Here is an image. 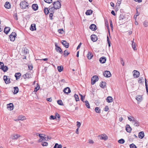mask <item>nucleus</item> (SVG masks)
<instances>
[{"label":"nucleus","mask_w":148,"mask_h":148,"mask_svg":"<svg viewBox=\"0 0 148 148\" xmlns=\"http://www.w3.org/2000/svg\"><path fill=\"white\" fill-rule=\"evenodd\" d=\"M56 47L55 49L56 51L59 53L62 54V51L60 47L58 46L57 44L56 43H55Z\"/></svg>","instance_id":"nucleus-8"},{"label":"nucleus","mask_w":148,"mask_h":148,"mask_svg":"<svg viewBox=\"0 0 148 148\" xmlns=\"http://www.w3.org/2000/svg\"><path fill=\"white\" fill-rule=\"evenodd\" d=\"M56 9L53 6V7L50 6L49 7V11L51 13H54L55 10Z\"/></svg>","instance_id":"nucleus-30"},{"label":"nucleus","mask_w":148,"mask_h":148,"mask_svg":"<svg viewBox=\"0 0 148 148\" xmlns=\"http://www.w3.org/2000/svg\"><path fill=\"white\" fill-rule=\"evenodd\" d=\"M144 79L142 77H140L139 78V80H138V82L141 84H142L143 82H144Z\"/></svg>","instance_id":"nucleus-40"},{"label":"nucleus","mask_w":148,"mask_h":148,"mask_svg":"<svg viewBox=\"0 0 148 148\" xmlns=\"http://www.w3.org/2000/svg\"><path fill=\"white\" fill-rule=\"evenodd\" d=\"M45 1L48 3H51L52 2V0H44Z\"/></svg>","instance_id":"nucleus-55"},{"label":"nucleus","mask_w":148,"mask_h":148,"mask_svg":"<svg viewBox=\"0 0 148 148\" xmlns=\"http://www.w3.org/2000/svg\"><path fill=\"white\" fill-rule=\"evenodd\" d=\"M103 75L106 77H110L111 75L110 72L109 71H106L103 73Z\"/></svg>","instance_id":"nucleus-9"},{"label":"nucleus","mask_w":148,"mask_h":148,"mask_svg":"<svg viewBox=\"0 0 148 148\" xmlns=\"http://www.w3.org/2000/svg\"><path fill=\"white\" fill-rule=\"evenodd\" d=\"M133 76L135 77L138 78L140 75V73L137 71L134 70L133 71Z\"/></svg>","instance_id":"nucleus-12"},{"label":"nucleus","mask_w":148,"mask_h":148,"mask_svg":"<svg viewBox=\"0 0 148 148\" xmlns=\"http://www.w3.org/2000/svg\"><path fill=\"white\" fill-rule=\"evenodd\" d=\"M85 105L86 106V107L88 108H90V104H89V102L87 101H85Z\"/></svg>","instance_id":"nucleus-39"},{"label":"nucleus","mask_w":148,"mask_h":148,"mask_svg":"<svg viewBox=\"0 0 148 148\" xmlns=\"http://www.w3.org/2000/svg\"><path fill=\"white\" fill-rule=\"evenodd\" d=\"M20 137V135L18 134H14L12 136V139H16L17 138Z\"/></svg>","instance_id":"nucleus-26"},{"label":"nucleus","mask_w":148,"mask_h":148,"mask_svg":"<svg viewBox=\"0 0 148 148\" xmlns=\"http://www.w3.org/2000/svg\"><path fill=\"white\" fill-rule=\"evenodd\" d=\"M104 110L105 111H107L109 110V107L108 106H106L104 108Z\"/></svg>","instance_id":"nucleus-59"},{"label":"nucleus","mask_w":148,"mask_h":148,"mask_svg":"<svg viewBox=\"0 0 148 148\" xmlns=\"http://www.w3.org/2000/svg\"><path fill=\"white\" fill-rule=\"evenodd\" d=\"M99 137L100 138V139L103 140H106L108 139V137L105 134H102L99 136Z\"/></svg>","instance_id":"nucleus-7"},{"label":"nucleus","mask_w":148,"mask_h":148,"mask_svg":"<svg viewBox=\"0 0 148 148\" xmlns=\"http://www.w3.org/2000/svg\"><path fill=\"white\" fill-rule=\"evenodd\" d=\"M55 117H57L58 120L60 119V116L59 114L58 113H56Z\"/></svg>","instance_id":"nucleus-62"},{"label":"nucleus","mask_w":148,"mask_h":148,"mask_svg":"<svg viewBox=\"0 0 148 148\" xmlns=\"http://www.w3.org/2000/svg\"><path fill=\"white\" fill-rule=\"evenodd\" d=\"M69 54V53L68 52L67 50H66L64 52V54L65 56H67Z\"/></svg>","instance_id":"nucleus-51"},{"label":"nucleus","mask_w":148,"mask_h":148,"mask_svg":"<svg viewBox=\"0 0 148 148\" xmlns=\"http://www.w3.org/2000/svg\"><path fill=\"white\" fill-rule=\"evenodd\" d=\"M77 127L78 128H79L81 126V123L77 121Z\"/></svg>","instance_id":"nucleus-56"},{"label":"nucleus","mask_w":148,"mask_h":148,"mask_svg":"<svg viewBox=\"0 0 148 148\" xmlns=\"http://www.w3.org/2000/svg\"><path fill=\"white\" fill-rule=\"evenodd\" d=\"M4 80L6 84L9 83L10 82V79H8L7 77V76L6 75H4L3 77Z\"/></svg>","instance_id":"nucleus-20"},{"label":"nucleus","mask_w":148,"mask_h":148,"mask_svg":"<svg viewBox=\"0 0 148 148\" xmlns=\"http://www.w3.org/2000/svg\"><path fill=\"white\" fill-rule=\"evenodd\" d=\"M10 29L9 27H5L4 30V32L6 34H7L9 32Z\"/></svg>","instance_id":"nucleus-29"},{"label":"nucleus","mask_w":148,"mask_h":148,"mask_svg":"<svg viewBox=\"0 0 148 148\" xmlns=\"http://www.w3.org/2000/svg\"><path fill=\"white\" fill-rule=\"evenodd\" d=\"M56 118V117H55V116H54L53 115H51L50 117V119L54 120V119H55Z\"/></svg>","instance_id":"nucleus-58"},{"label":"nucleus","mask_w":148,"mask_h":148,"mask_svg":"<svg viewBox=\"0 0 148 148\" xmlns=\"http://www.w3.org/2000/svg\"><path fill=\"white\" fill-rule=\"evenodd\" d=\"M93 56L91 52H88L87 55V57L88 59H91Z\"/></svg>","instance_id":"nucleus-22"},{"label":"nucleus","mask_w":148,"mask_h":148,"mask_svg":"<svg viewBox=\"0 0 148 148\" xmlns=\"http://www.w3.org/2000/svg\"><path fill=\"white\" fill-rule=\"evenodd\" d=\"M110 26L111 27V29H113V25H112V22L111 20H110Z\"/></svg>","instance_id":"nucleus-61"},{"label":"nucleus","mask_w":148,"mask_h":148,"mask_svg":"<svg viewBox=\"0 0 148 148\" xmlns=\"http://www.w3.org/2000/svg\"><path fill=\"white\" fill-rule=\"evenodd\" d=\"M62 145L60 144L59 145L58 143H56L53 148H62Z\"/></svg>","instance_id":"nucleus-34"},{"label":"nucleus","mask_w":148,"mask_h":148,"mask_svg":"<svg viewBox=\"0 0 148 148\" xmlns=\"http://www.w3.org/2000/svg\"><path fill=\"white\" fill-rule=\"evenodd\" d=\"M42 135H44L43 134H39V136L40 137V138L42 140H44V136Z\"/></svg>","instance_id":"nucleus-50"},{"label":"nucleus","mask_w":148,"mask_h":148,"mask_svg":"<svg viewBox=\"0 0 148 148\" xmlns=\"http://www.w3.org/2000/svg\"><path fill=\"white\" fill-rule=\"evenodd\" d=\"M7 108L10 110H12L13 109V105L12 103H10L7 105Z\"/></svg>","instance_id":"nucleus-17"},{"label":"nucleus","mask_w":148,"mask_h":148,"mask_svg":"<svg viewBox=\"0 0 148 148\" xmlns=\"http://www.w3.org/2000/svg\"><path fill=\"white\" fill-rule=\"evenodd\" d=\"M58 32L61 34H63L64 33V31L63 29H60L58 30Z\"/></svg>","instance_id":"nucleus-52"},{"label":"nucleus","mask_w":148,"mask_h":148,"mask_svg":"<svg viewBox=\"0 0 148 148\" xmlns=\"http://www.w3.org/2000/svg\"><path fill=\"white\" fill-rule=\"evenodd\" d=\"M41 145L43 146H47L48 145V143L46 142H43L42 143Z\"/></svg>","instance_id":"nucleus-48"},{"label":"nucleus","mask_w":148,"mask_h":148,"mask_svg":"<svg viewBox=\"0 0 148 148\" xmlns=\"http://www.w3.org/2000/svg\"><path fill=\"white\" fill-rule=\"evenodd\" d=\"M125 128L127 132L130 133L131 132L132 129L129 125H127Z\"/></svg>","instance_id":"nucleus-18"},{"label":"nucleus","mask_w":148,"mask_h":148,"mask_svg":"<svg viewBox=\"0 0 148 148\" xmlns=\"http://www.w3.org/2000/svg\"><path fill=\"white\" fill-rule=\"evenodd\" d=\"M138 137L141 139L143 138L144 136V132L142 131L140 132L138 134Z\"/></svg>","instance_id":"nucleus-24"},{"label":"nucleus","mask_w":148,"mask_h":148,"mask_svg":"<svg viewBox=\"0 0 148 148\" xmlns=\"http://www.w3.org/2000/svg\"><path fill=\"white\" fill-rule=\"evenodd\" d=\"M63 92L65 93L68 94L71 92L70 88L69 87H67L64 89Z\"/></svg>","instance_id":"nucleus-11"},{"label":"nucleus","mask_w":148,"mask_h":148,"mask_svg":"<svg viewBox=\"0 0 148 148\" xmlns=\"http://www.w3.org/2000/svg\"><path fill=\"white\" fill-rule=\"evenodd\" d=\"M95 111L97 113H100L101 112V110L99 107H96L95 109Z\"/></svg>","instance_id":"nucleus-42"},{"label":"nucleus","mask_w":148,"mask_h":148,"mask_svg":"<svg viewBox=\"0 0 148 148\" xmlns=\"http://www.w3.org/2000/svg\"><path fill=\"white\" fill-rule=\"evenodd\" d=\"M4 64L3 62H0V69H2L3 66Z\"/></svg>","instance_id":"nucleus-60"},{"label":"nucleus","mask_w":148,"mask_h":148,"mask_svg":"<svg viewBox=\"0 0 148 148\" xmlns=\"http://www.w3.org/2000/svg\"><path fill=\"white\" fill-rule=\"evenodd\" d=\"M125 142V140L123 139H121L118 140V142L120 144H123Z\"/></svg>","instance_id":"nucleus-45"},{"label":"nucleus","mask_w":148,"mask_h":148,"mask_svg":"<svg viewBox=\"0 0 148 148\" xmlns=\"http://www.w3.org/2000/svg\"><path fill=\"white\" fill-rule=\"evenodd\" d=\"M20 6L22 9H25L28 8L29 5L27 2L25 1H23L20 3Z\"/></svg>","instance_id":"nucleus-1"},{"label":"nucleus","mask_w":148,"mask_h":148,"mask_svg":"<svg viewBox=\"0 0 148 148\" xmlns=\"http://www.w3.org/2000/svg\"><path fill=\"white\" fill-rule=\"evenodd\" d=\"M61 43L66 48H68L69 46V43L67 42L66 40H62L61 41Z\"/></svg>","instance_id":"nucleus-10"},{"label":"nucleus","mask_w":148,"mask_h":148,"mask_svg":"<svg viewBox=\"0 0 148 148\" xmlns=\"http://www.w3.org/2000/svg\"><path fill=\"white\" fill-rule=\"evenodd\" d=\"M32 75L31 74L27 73L23 75V77L24 79H29L32 78Z\"/></svg>","instance_id":"nucleus-6"},{"label":"nucleus","mask_w":148,"mask_h":148,"mask_svg":"<svg viewBox=\"0 0 148 148\" xmlns=\"http://www.w3.org/2000/svg\"><path fill=\"white\" fill-rule=\"evenodd\" d=\"M99 61L100 63L102 64L104 63L106 61V58L105 57H101L99 59Z\"/></svg>","instance_id":"nucleus-16"},{"label":"nucleus","mask_w":148,"mask_h":148,"mask_svg":"<svg viewBox=\"0 0 148 148\" xmlns=\"http://www.w3.org/2000/svg\"><path fill=\"white\" fill-rule=\"evenodd\" d=\"M28 67L29 69L30 70H32L33 69V66L32 65L28 66Z\"/></svg>","instance_id":"nucleus-64"},{"label":"nucleus","mask_w":148,"mask_h":148,"mask_svg":"<svg viewBox=\"0 0 148 148\" xmlns=\"http://www.w3.org/2000/svg\"><path fill=\"white\" fill-rule=\"evenodd\" d=\"M145 86H146V88L147 92V94L148 95V87L147 83V80L146 79H145Z\"/></svg>","instance_id":"nucleus-44"},{"label":"nucleus","mask_w":148,"mask_h":148,"mask_svg":"<svg viewBox=\"0 0 148 148\" xmlns=\"http://www.w3.org/2000/svg\"><path fill=\"white\" fill-rule=\"evenodd\" d=\"M128 118L129 120L130 121H132V122L133 121V120H134V119H135V118L134 117L132 116L128 117Z\"/></svg>","instance_id":"nucleus-43"},{"label":"nucleus","mask_w":148,"mask_h":148,"mask_svg":"<svg viewBox=\"0 0 148 148\" xmlns=\"http://www.w3.org/2000/svg\"><path fill=\"white\" fill-rule=\"evenodd\" d=\"M21 76V74L20 73H16L15 75V77L16 78V80L19 79Z\"/></svg>","instance_id":"nucleus-25"},{"label":"nucleus","mask_w":148,"mask_h":148,"mask_svg":"<svg viewBox=\"0 0 148 148\" xmlns=\"http://www.w3.org/2000/svg\"><path fill=\"white\" fill-rule=\"evenodd\" d=\"M40 88V87L39 85H38L34 89L35 91H37Z\"/></svg>","instance_id":"nucleus-53"},{"label":"nucleus","mask_w":148,"mask_h":148,"mask_svg":"<svg viewBox=\"0 0 148 148\" xmlns=\"http://www.w3.org/2000/svg\"><path fill=\"white\" fill-rule=\"evenodd\" d=\"M121 64H122L123 66H124V61L123 59L122 58H121Z\"/></svg>","instance_id":"nucleus-57"},{"label":"nucleus","mask_w":148,"mask_h":148,"mask_svg":"<svg viewBox=\"0 0 148 148\" xmlns=\"http://www.w3.org/2000/svg\"><path fill=\"white\" fill-rule=\"evenodd\" d=\"M57 103H58L60 105H61V106L63 105V103L62 101L61 100H58L57 101Z\"/></svg>","instance_id":"nucleus-46"},{"label":"nucleus","mask_w":148,"mask_h":148,"mask_svg":"<svg viewBox=\"0 0 148 148\" xmlns=\"http://www.w3.org/2000/svg\"><path fill=\"white\" fill-rule=\"evenodd\" d=\"M130 148H137L136 146L133 143L130 144Z\"/></svg>","instance_id":"nucleus-49"},{"label":"nucleus","mask_w":148,"mask_h":148,"mask_svg":"<svg viewBox=\"0 0 148 148\" xmlns=\"http://www.w3.org/2000/svg\"><path fill=\"white\" fill-rule=\"evenodd\" d=\"M44 11L45 14L46 15L47 14L49 13V10L48 8H45L44 10Z\"/></svg>","instance_id":"nucleus-35"},{"label":"nucleus","mask_w":148,"mask_h":148,"mask_svg":"<svg viewBox=\"0 0 148 148\" xmlns=\"http://www.w3.org/2000/svg\"><path fill=\"white\" fill-rule=\"evenodd\" d=\"M92 11L90 10H88L86 12V14L87 15H90L92 14Z\"/></svg>","instance_id":"nucleus-32"},{"label":"nucleus","mask_w":148,"mask_h":148,"mask_svg":"<svg viewBox=\"0 0 148 148\" xmlns=\"http://www.w3.org/2000/svg\"><path fill=\"white\" fill-rule=\"evenodd\" d=\"M134 39H133V40L132 41V46L133 49L134 50H137V48L136 47V45L135 43L134 42Z\"/></svg>","instance_id":"nucleus-23"},{"label":"nucleus","mask_w":148,"mask_h":148,"mask_svg":"<svg viewBox=\"0 0 148 148\" xmlns=\"http://www.w3.org/2000/svg\"><path fill=\"white\" fill-rule=\"evenodd\" d=\"M99 79L98 77L96 75L93 76L91 78V84H94L96 81H97Z\"/></svg>","instance_id":"nucleus-5"},{"label":"nucleus","mask_w":148,"mask_h":148,"mask_svg":"<svg viewBox=\"0 0 148 148\" xmlns=\"http://www.w3.org/2000/svg\"><path fill=\"white\" fill-rule=\"evenodd\" d=\"M142 98L141 96L139 95L136 97V99L138 101H140L142 100Z\"/></svg>","instance_id":"nucleus-41"},{"label":"nucleus","mask_w":148,"mask_h":148,"mask_svg":"<svg viewBox=\"0 0 148 148\" xmlns=\"http://www.w3.org/2000/svg\"><path fill=\"white\" fill-rule=\"evenodd\" d=\"M91 39L92 41L95 42L97 41V39L96 35L93 34L91 36Z\"/></svg>","instance_id":"nucleus-15"},{"label":"nucleus","mask_w":148,"mask_h":148,"mask_svg":"<svg viewBox=\"0 0 148 148\" xmlns=\"http://www.w3.org/2000/svg\"><path fill=\"white\" fill-rule=\"evenodd\" d=\"M53 13H50V14L49 15V17H50V18L51 19H52V16H53Z\"/></svg>","instance_id":"nucleus-63"},{"label":"nucleus","mask_w":148,"mask_h":148,"mask_svg":"<svg viewBox=\"0 0 148 148\" xmlns=\"http://www.w3.org/2000/svg\"><path fill=\"white\" fill-rule=\"evenodd\" d=\"M133 121L132 122V123H133L134 125L136 127H138L140 125L139 122L135 119L134 120H133Z\"/></svg>","instance_id":"nucleus-13"},{"label":"nucleus","mask_w":148,"mask_h":148,"mask_svg":"<svg viewBox=\"0 0 148 148\" xmlns=\"http://www.w3.org/2000/svg\"><path fill=\"white\" fill-rule=\"evenodd\" d=\"M2 70L4 72H6L8 70V67L6 66H3V67L2 68Z\"/></svg>","instance_id":"nucleus-33"},{"label":"nucleus","mask_w":148,"mask_h":148,"mask_svg":"<svg viewBox=\"0 0 148 148\" xmlns=\"http://www.w3.org/2000/svg\"><path fill=\"white\" fill-rule=\"evenodd\" d=\"M143 25L145 27H147L148 26V22L145 21L143 23Z\"/></svg>","instance_id":"nucleus-54"},{"label":"nucleus","mask_w":148,"mask_h":148,"mask_svg":"<svg viewBox=\"0 0 148 148\" xmlns=\"http://www.w3.org/2000/svg\"><path fill=\"white\" fill-rule=\"evenodd\" d=\"M14 94H16L18 92V88L17 87H14Z\"/></svg>","instance_id":"nucleus-38"},{"label":"nucleus","mask_w":148,"mask_h":148,"mask_svg":"<svg viewBox=\"0 0 148 148\" xmlns=\"http://www.w3.org/2000/svg\"><path fill=\"white\" fill-rule=\"evenodd\" d=\"M89 28L92 31H95L97 29L96 26L94 24H92L89 27Z\"/></svg>","instance_id":"nucleus-14"},{"label":"nucleus","mask_w":148,"mask_h":148,"mask_svg":"<svg viewBox=\"0 0 148 148\" xmlns=\"http://www.w3.org/2000/svg\"><path fill=\"white\" fill-rule=\"evenodd\" d=\"M16 34L14 32H12L9 36L10 40L14 41L15 40V37L16 36Z\"/></svg>","instance_id":"nucleus-4"},{"label":"nucleus","mask_w":148,"mask_h":148,"mask_svg":"<svg viewBox=\"0 0 148 148\" xmlns=\"http://www.w3.org/2000/svg\"><path fill=\"white\" fill-rule=\"evenodd\" d=\"M53 7L56 9V10L59 9L61 7V3L58 1H56L53 3Z\"/></svg>","instance_id":"nucleus-2"},{"label":"nucleus","mask_w":148,"mask_h":148,"mask_svg":"<svg viewBox=\"0 0 148 148\" xmlns=\"http://www.w3.org/2000/svg\"><path fill=\"white\" fill-rule=\"evenodd\" d=\"M106 83L105 82H101L100 84V86L102 88H104L106 85Z\"/></svg>","instance_id":"nucleus-31"},{"label":"nucleus","mask_w":148,"mask_h":148,"mask_svg":"<svg viewBox=\"0 0 148 148\" xmlns=\"http://www.w3.org/2000/svg\"><path fill=\"white\" fill-rule=\"evenodd\" d=\"M18 120H24L26 119L25 117V116H19L18 117Z\"/></svg>","instance_id":"nucleus-36"},{"label":"nucleus","mask_w":148,"mask_h":148,"mask_svg":"<svg viewBox=\"0 0 148 148\" xmlns=\"http://www.w3.org/2000/svg\"><path fill=\"white\" fill-rule=\"evenodd\" d=\"M74 96V97L75 98V100L76 101H79V98L78 95L75 94Z\"/></svg>","instance_id":"nucleus-47"},{"label":"nucleus","mask_w":148,"mask_h":148,"mask_svg":"<svg viewBox=\"0 0 148 148\" xmlns=\"http://www.w3.org/2000/svg\"><path fill=\"white\" fill-rule=\"evenodd\" d=\"M11 5L7 1L5 2L4 6L7 9H9L10 8Z\"/></svg>","instance_id":"nucleus-28"},{"label":"nucleus","mask_w":148,"mask_h":148,"mask_svg":"<svg viewBox=\"0 0 148 148\" xmlns=\"http://www.w3.org/2000/svg\"><path fill=\"white\" fill-rule=\"evenodd\" d=\"M57 69L59 72H61L62 71L63 67L62 66H58Z\"/></svg>","instance_id":"nucleus-37"},{"label":"nucleus","mask_w":148,"mask_h":148,"mask_svg":"<svg viewBox=\"0 0 148 148\" xmlns=\"http://www.w3.org/2000/svg\"><path fill=\"white\" fill-rule=\"evenodd\" d=\"M30 29L32 31H34L36 30V26L35 24H33L31 25L30 27Z\"/></svg>","instance_id":"nucleus-19"},{"label":"nucleus","mask_w":148,"mask_h":148,"mask_svg":"<svg viewBox=\"0 0 148 148\" xmlns=\"http://www.w3.org/2000/svg\"><path fill=\"white\" fill-rule=\"evenodd\" d=\"M126 20V18L125 16L123 14H121L119 17V23H124L125 21Z\"/></svg>","instance_id":"nucleus-3"},{"label":"nucleus","mask_w":148,"mask_h":148,"mask_svg":"<svg viewBox=\"0 0 148 148\" xmlns=\"http://www.w3.org/2000/svg\"><path fill=\"white\" fill-rule=\"evenodd\" d=\"M32 9L35 11L38 8V6L36 4H33L32 5Z\"/></svg>","instance_id":"nucleus-21"},{"label":"nucleus","mask_w":148,"mask_h":148,"mask_svg":"<svg viewBox=\"0 0 148 148\" xmlns=\"http://www.w3.org/2000/svg\"><path fill=\"white\" fill-rule=\"evenodd\" d=\"M107 101L108 103H111L112 102L113 98L110 96L106 98Z\"/></svg>","instance_id":"nucleus-27"}]
</instances>
